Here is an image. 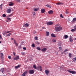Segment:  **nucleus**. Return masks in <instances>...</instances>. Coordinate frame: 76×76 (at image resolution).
I'll return each instance as SVG.
<instances>
[{
    "label": "nucleus",
    "mask_w": 76,
    "mask_h": 76,
    "mask_svg": "<svg viewBox=\"0 0 76 76\" xmlns=\"http://www.w3.org/2000/svg\"><path fill=\"white\" fill-rule=\"evenodd\" d=\"M23 50H26V48H23Z\"/></svg>",
    "instance_id": "obj_51"
},
{
    "label": "nucleus",
    "mask_w": 76,
    "mask_h": 76,
    "mask_svg": "<svg viewBox=\"0 0 76 76\" xmlns=\"http://www.w3.org/2000/svg\"><path fill=\"white\" fill-rule=\"evenodd\" d=\"M60 16L61 18H64V17L62 15V14H61L60 15Z\"/></svg>",
    "instance_id": "obj_41"
},
{
    "label": "nucleus",
    "mask_w": 76,
    "mask_h": 76,
    "mask_svg": "<svg viewBox=\"0 0 76 76\" xmlns=\"http://www.w3.org/2000/svg\"><path fill=\"white\" fill-rule=\"evenodd\" d=\"M37 49L39 50V51H40L41 50V48L39 47H37Z\"/></svg>",
    "instance_id": "obj_28"
},
{
    "label": "nucleus",
    "mask_w": 76,
    "mask_h": 76,
    "mask_svg": "<svg viewBox=\"0 0 76 76\" xmlns=\"http://www.w3.org/2000/svg\"><path fill=\"white\" fill-rule=\"evenodd\" d=\"M45 72L46 75H48V73H49V71L48 70H45Z\"/></svg>",
    "instance_id": "obj_10"
},
{
    "label": "nucleus",
    "mask_w": 76,
    "mask_h": 76,
    "mask_svg": "<svg viewBox=\"0 0 76 76\" xmlns=\"http://www.w3.org/2000/svg\"><path fill=\"white\" fill-rule=\"evenodd\" d=\"M0 8L1 9H3V4H2L1 5H0Z\"/></svg>",
    "instance_id": "obj_27"
},
{
    "label": "nucleus",
    "mask_w": 76,
    "mask_h": 76,
    "mask_svg": "<svg viewBox=\"0 0 76 76\" xmlns=\"http://www.w3.org/2000/svg\"><path fill=\"white\" fill-rule=\"evenodd\" d=\"M59 50H61V51H63V49H62V47H59Z\"/></svg>",
    "instance_id": "obj_35"
},
{
    "label": "nucleus",
    "mask_w": 76,
    "mask_h": 76,
    "mask_svg": "<svg viewBox=\"0 0 76 76\" xmlns=\"http://www.w3.org/2000/svg\"><path fill=\"white\" fill-rule=\"evenodd\" d=\"M28 70H26V71H25L23 73H24V74H25H25H27V73H28Z\"/></svg>",
    "instance_id": "obj_26"
},
{
    "label": "nucleus",
    "mask_w": 76,
    "mask_h": 76,
    "mask_svg": "<svg viewBox=\"0 0 76 76\" xmlns=\"http://www.w3.org/2000/svg\"><path fill=\"white\" fill-rule=\"evenodd\" d=\"M72 38V37H70L69 40L70 41V42H73V39H72V38Z\"/></svg>",
    "instance_id": "obj_21"
},
{
    "label": "nucleus",
    "mask_w": 76,
    "mask_h": 76,
    "mask_svg": "<svg viewBox=\"0 0 76 76\" xmlns=\"http://www.w3.org/2000/svg\"><path fill=\"white\" fill-rule=\"evenodd\" d=\"M11 10H12V11H13V10L12 9V8H11V9H8V10H7V13H10V12H11Z\"/></svg>",
    "instance_id": "obj_4"
},
{
    "label": "nucleus",
    "mask_w": 76,
    "mask_h": 76,
    "mask_svg": "<svg viewBox=\"0 0 76 76\" xmlns=\"http://www.w3.org/2000/svg\"><path fill=\"white\" fill-rule=\"evenodd\" d=\"M22 76H25V74L23 73V74L22 75Z\"/></svg>",
    "instance_id": "obj_49"
},
{
    "label": "nucleus",
    "mask_w": 76,
    "mask_h": 76,
    "mask_svg": "<svg viewBox=\"0 0 76 76\" xmlns=\"http://www.w3.org/2000/svg\"><path fill=\"white\" fill-rule=\"evenodd\" d=\"M7 22H8V20H7Z\"/></svg>",
    "instance_id": "obj_64"
},
{
    "label": "nucleus",
    "mask_w": 76,
    "mask_h": 76,
    "mask_svg": "<svg viewBox=\"0 0 76 76\" xmlns=\"http://www.w3.org/2000/svg\"><path fill=\"white\" fill-rule=\"evenodd\" d=\"M13 5V3L11 2H10V4H9V6H12Z\"/></svg>",
    "instance_id": "obj_15"
},
{
    "label": "nucleus",
    "mask_w": 76,
    "mask_h": 76,
    "mask_svg": "<svg viewBox=\"0 0 76 76\" xmlns=\"http://www.w3.org/2000/svg\"><path fill=\"white\" fill-rule=\"evenodd\" d=\"M49 35H50V32L48 31H46V36H49Z\"/></svg>",
    "instance_id": "obj_16"
},
{
    "label": "nucleus",
    "mask_w": 76,
    "mask_h": 76,
    "mask_svg": "<svg viewBox=\"0 0 76 76\" xmlns=\"http://www.w3.org/2000/svg\"><path fill=\"white\" fill-rule=\"evenodd\" d=\"M53 24V23L51 21L47 23V25H52Z\"/></svg>",
    "instance_id": "obj_5"
},
{
    "label": "nucleus",
    "mask_w": 76,
    "mask_h": 76,
    "mask_svg": "<svg viewBox=\"0 0 76 76\" xmlns=\"http://www.w3.org/2000/svg\"><path fill=\"white\" fill-rule=\"evenodd\" d=\"M34 39H35V40H38V37H37V36L35 37L34 38Z\"/></svg>",
    "instance_id": "obj_36"
},
{
    "label": "nucleus",
    "mask_w": 76,
    "mask_h": 76,
    "mask_svg": "<svg viewBox=\"0 0 76 76\" xmlns=\"http://www.w3.org/2000/svg\"><path fill=\"white\" fill-rule=\"evenodd\" d=\"M11 34V33H9V34H6V35L7 37H10V35Z\"/></svg>",
    "instance_id": "obj_30"
},
{
    "label": "nucleus",
    "mask_w": 76,
    "mask_h": 76,
    "mask_svg": "<svg viewBox=\"0 0 76 76\" xmlns=\"http://www.w3.org/2000/svg\"><path fill=\"white\" fill-rule=\"evenodd\" d=\"M8 58L10 60V59H11V56H9L8 57Z\"/></svg>",
    "instance_id": "obj_45"
},
{
    "label": "nucleus",
    "mask_w": 76,
    "mask_h": 76,
    "mask_svg": "<svg viewBox=\"0 0 76 76\" xmlns=\"http://www.w3.org/2000/svg\"><path fill=\"white\" fill-rule=\"evenodd\" d=\"M27 9H28V8H27Z\"/></svg>",
    "instance_id": "obj_63"
},
{
    "label": "nucleus",
    "mask_w": 76,
    "mask_h": 76,
    "mask_svg": "<svg viewBox=\"0 0 76 76\" xmlns=\"http://www.w3.org/2000/svg\"><path fill=\"white\" fill-rule=\"evenodd\" d=\"M13 54L15 56H16V54L14 52H13Z\"/></svg>",
    "instance_id": "obj_48"
},
{
    "label": "nucleus",
    "mask_w": 76,
    "mask_h": 76,
    "mask_svg": "<svg viewBox=\"0 0 76 76\" xmlns=\"http://www.w3.org/2000/svg\"><path fill=\"white\" fill-rule=\"evenodd\" d=\"M68 37H69L67 35H65L64 36V38L65 39H67V38H68Z\"/></svg>",
    "instance_id": "obj_18"
},
{
    "label": "nucleus",
    "mask_w": 76,
    "mask_h": 76,
    "mask_svg": "<svg viewBox=\"0 0 76 76\" xmlns=\"http://www.w3.org/2000/svg\"><path fill=\"white\" fill-rule=\"evenodd\" d=\"M33 68L34 69H37V66H36V65H34Z\"/></svg>",
    "instance_id": "obj_34"
},
{
    "label": "nucleus",
    "mask_w": 76,
    "mask_h": 76,
    "mask_svg": "<svg viewBox=\"0 0 76 76\" xmlns=\"http://www.w3.org/2000/svg\"><path fill=\"white\" fill-rule=\"evenodd\" d=\"M53 13H54V11L51 10H50L48 12V13L50 15H51L52 14H53Z\"/></svg>",
    "instance_id": "obj_7"
},
{
    "label": "nucleus",
    "mask_w": 76,
    "mask_h": 76,
    "mask_svg": "<svg viewBox=\"0 0 76 76\" xmlns=\"http://www.w3.org/2000/svg\"><path fill=\"white\" fill-rule=\"evenodd\" d=\"M34 11H38V9L37 8L34 9Z\"/></svg>",
    "instance_id": "obj_40"
},
{
    "label": "nucleus",
    "mask_w": 76,
    "mask_h": 76,
    "mask_svg": "<svg viewBox=\"0 0 76 76\" xmlns=\"http://www.w3.org/2000/svg\"><path fill=\"white\" fill-rule=\"evenodd\" d=\"M3 35H6L7 34L6 31H4L3 32Z\"/></svg>",
    "instance_id": "obj_17"
},
{
    "label": "nucleus",
    "mask_w": 76,
    "mask_h": 76,
    "mask_svg": "<svg viewBox=\"0 0 76 76\" xmlns=\"http://www.w3.org/2000/svg\"><path fill=\"white\" fill-rule=\"evenodd\" d=\"M14 43H15V44L17 43L16 42V40H14Z\"/></svg>",
    "instance_id": "obj_53"
},
{
    "label": "nucleus",
    "mask_w": 76,
    "mask_h": 76,
    "mask_svg": "<svg viewBox=\"0 0 76 76\" xmlns=\"http://www.w3.org/2000/svg\"><path fill=\"white\" fill-rule=\"evenodd\" d=\"M68 72L72 73V74H73L74 75H76V72L74 71H70L69 70H67Z\"/></svg>",
    "instance_id": "obj_2"
},
{
    "label": "nucleus",
    "mask_w": 76,
    "mask_h": 76,
    "mask_svg": "<svg viewBox=\"0 0 76 76\" xmlns=\"http://www.w3.org/2000/svg\"><path fill=\"white\" fill-rule=\"evenodd\" d=\"M15 44L16 45V46H18V43H15Z\"/></svg>",
    "instance_id": "obj_50"
},
{
    "label": "nucleus",
    "mask_w": 76,
    "mask_h": 76,
    "mask_svg": "<svg viewBox=\"0 0 76 76\" xmlns=\"http://www.w3.org/2000/svg\"><path fill=\"white\" fill-rule=\"evenodd\" d=\"M11 15H8V16H9V17H10V16H11Z\"/></svg>",
    "instance_id": "obj_56"
},
{
    "label": "nucleus",
    "mask_w": 76,
    "mask_h": 76,
    "mask_svg": "<svg viewBox=\"0 0 76 76\" xmlns=\"http://www.w3.org/2000/svg\"><path fill=\"white\" fill-rule=\"evenodd\" d=\"M7 19L8 20H10V21H11V19L10 18H9V17H8L7 18Z\"/></svg>",
    "instance_id": "obj_39"
},
{
    "label": "nucleus",
    "mask_w": 76,
    "mask_h": 76,
    "mask_svg": "<svg viewBox=\"0 0 76 76\" xmlns=\"http://www.w3.org/2000/svg\"><path fill=\"white\" fill-rule=\"evenodd\" d=\"M3 16L4 17H6V15L4 14L3 15Z\"/></svg>",
    "instance_id": "obj_47"
},
{
    "label": "nucleus",
    "mask_w": 76,
    "mask_h": 76,
    "mask_svg": "<svg viewBox=\"0 0 76 76\" xmlns=\"http://www.w3.org/2000/svg\"><path fill=\"white\" fill-rule=\"evenodd\" d=\"M20 66V65H18V66H15V67L16 69H18V68H19Z\"/></svg>",
    "instance_id": "obj_14"
},
{
    "label": "nucleus",
    "mask_w": 76,
    "mask_h": 76,
    "mask_svg": "<svg viewBox=\"0 0 76 76\" xmlns=\"http://www.w3.org/2000/svg\"><path fill=\"white\" fill-rule=\"evenodd\" d=\"M51 36L52 37H56V35H55V34H51Z\"/></svg>",
    "instance_id": "obj_23"
},
{
    "label": "nucleus",
    "mask_w": 76,
    "mask_h": 76,
    "mask_svg": "<svg viewBox=\"0 0 76 76\" xmlns=\"http://www.w3.org/2000/svg\"><path fill=\"white\" fill-rule=\"evenodd\" d=\"M76 31V28H74V29H71V31L72 32H75Z\"/></svg>",
    "instance_id": "obj_24"
},
{
    "label": "nucleus",
    "mask_w": 76,
    "mask_h": 76,
    "mask_svg": "<svg viewBox=\"0 0 76 76\" xmlns=\"http://www.w3.org/2000/svg\"><path fill=\"white\" fill-rule=\"evenodd\" d=\"M28 72L30 74H31V75H32V74H34V71L32 69H30L28 71Z\"/></svg>",
    "instance_id": "obj_3"
},
{
    "label": "nucleus",
    "mask_w": 76,
    "mask_h": 76,
    "mask_svg": "<svg viewBox=\"0 0 76 76\" xmlns=\"http://www.w3.org/2000/svg\"><path fill=\"white\" fill-rule=\"evenodd\" d=\"M58 46H59V47H61V44H58Z\"/></svg>",
    "instance_id": "obj_55"
},
{
    "label": "nucleus",
    "mask_w": 76,
    "mask_h": 76,
    "mask_svg": "<svg viewBox=\"0 0 76 76\" xmlns=\"http://www.w3.org/2000/svg\"><path fill=\"white\" fill-rule=\"evenodd\" d=\"M0 43H1V42L0 41Z\"/></svg>",
    "instance_id": "obj_62"
},
{
    "label": "nucleus",
    "mask_w": 76,
    "mask_h": 76,
    "mask_svg": "<svg viewBox=\"0 0 76 76\" xmlns=\"http://www.w3.org/2000/svg\"><path fill=\"white\" fill-rule=\"evenodd\" d=\"M67 51H68V50H67V49H65L64 51V53H65V52H67Z\"/></svg>",
    "instance_id": "obj_38"
},
{
    "label": "nucleus",
    "mask_w": 76,
    "mask_h": 76,
    "mask_svg": "<svg viewBox=\"0 0 76 76\" xmlns=\"http://www.w3.org/2000/svg\"><path fill=\"white\" fill-rule=\"evenodd\" d=\"M11 31H6L7 33L8 34L9 33H10Z\"/></svg>",
    "instance_id": "obj_52"
},
{
    "label": "nucleus",
    "mask_w": 76,
    "mask_h": 76,
    "mask_svg": "<svg viewBox=\"0 0 76 76\" xmlns=\"http://www.w3.org/2000/svg\"><path fill=\"white\" fill-rule=\"evenodd\" d=\"M21 54L23 56V55H25V54H26L25 53V52H21Z\"/></svg>",
    "instance_id": "obj_32"
},
{
    "label": "nucleus",
    "mask_w": 76,
    "mask_h": 76,
    "mask_svg": "<svg viewBox=\"0 0 76 76\" xmlns=\"http://www.w3.org/2000/svg\"><path fill=\"white\" fill-rule=\"evenodd\" d=\"M65 13H66V14H68V13H69V12L67 11V10H66Z\"/></svg>",
    "instance_id": "obj_44"
},
{
    "label": "nucleus",
    "mask_w": 76,
    "mask_h": 76,
    "mask_svg": "<svg viewBox=\"0 0 76 76\" xmlns=\"http://www.w3.org/2000/svg\"><path fill=\"white\" fill-rule=\"evenodd\" d=\"M72 60L73 61H76V57L74 58L73 59H72Z\"/></svg>",
    "instance_id": "obj_31"
},
{
    "label": "nucleus",
    "mask_w": 76,
    "mask_h": 76,
    "mask_svg": "<svg viewBox=\"0 0 76 76\" xmlns=\"http://www.w3.org/2000/svg\"><path fill=\"white\" fill-rule=\"evenodd\" d=\"M0 38L1 39V35L0 34Z\"/></svg>",
    "instance_id": "obj_58"
},
{
    "label": "nucleus",
    "mask_w": 76,
    "mask_h": 76,
    "mask_svg": "<svg viewBox=\"0 0 76 76\" xmlns=\"http://www.w3.org/2000/svg\"><path fill=\"white\" fill-rule=\"evenodd\" d=\"M47 49L46 48H43L42 50V51L43 52H45V51H46Z\"/></svg>",
    "instance_id": "obj_12"
},
{
    "label": "nucleus",
    "mask_w": 76,
    "mask_h": 76,
    "mask_svg": "<svg viewBox=\"0 0 76 76\" xmlns=\"http://www.w3.org/2000/svg\"><path fill=\"white\" fill-rule=\"evenodd\" d=\"M56 4H58V5H59L60 4H63V3L61 2H59L58 3H56Z\"/></svg>",
    "instance_id": "obj_29"
},
{
    "label": "nucleus",
    "mask_w": 76,
    "mask_h": 76,
    "mask_svg": "<svg viewBox=\"0 0 76 76\" xmlns=\"http://www.w3.org/2000/svg\"><path fill=\"white\" fill-rule=\"evenodd\" d=\"M76 21V18H74L73 19V20L72 21V23H75Z\"/></svg>",
    "instance_id": "obj_13"
},
{
    "label": "nucleus",
    "mask_w": 76,
    "mask_h": 76,
    "mask_svg": "<svg viewBox=\"0 0 76 76\" xmlns=\"http://www.w3.org/2000/svg\"><path fill=\"white\" fill-rule=\"evenodd\" d=\"M11 39H12V40H13V38H11Z\"/></svg>",
    "instance_id": "obj_59"
},
{
    "label": "nucleus",
    "mask_w": 76,
    "mask_h": 76,
    "mask_svg": "<svg viewBox=\"0 0 76 76\" xmlns=\"http://www.w3.org/2000/svg\"><path fill=\"white\" fill-rule=\"evenodd\" d=\"M35 44H37L38 45H39L40 43L39 42H35Z\"/></svg>",
    "instance_id": "obj_33"
},
{
    "label": "nucleus",
    "mask_w": 76,
    "mask_h": 76,
    "mask_svg": "<svg viewBox=\"0 0 76 76\" xmlns=\"http://www.w3.org/2000/svg\"><path fill=\"white\" fill-rule=\"evenodd\" d=\"M56 41H57V40H56V39H52V42H56Z\"/></svg>",
    "instance_id": "obj_19"
},
{
    "label": "nucleus",
    "mask_w": 76,
    "mask_h": 76,
    "mask_svg": "<svg viewBox=\"0 0 76 76\" xmlns=\"http://www.w3.org/2000/svg\"><path fill=\"white\" fill-rule=\"evenodd\" d=\"M1 59H3L4 58L3 57V56H4V55L3 54V53H1Z\"/></svg>",
    "instance_id": "obj_22"
},
{
    "label": "nucleus",
    "mask_w": 76,
    "mask_h": 76,
    "mask_svg": "<svg viewBox=\"0 0 76 76\" xmlns=\"http://www.w3.org/2000/svg\"><path fill=\"white\" fill-rule=\"evenodd\" d=\"M3 76H6L5 75H4Z\"/></svg>",
    "instance_id": "obj_60"
},
{
    "label": "nucleus",
    "mask_w": 76,
    "mask_h": 76,
    "mask_svg": "<svg viewBox=\"0 0 76 76\" xmlns=\"http://www.w3.org/2000/svg\"><path fill=\"white\" fill-rule=\"evenodd\" d=\"M19 56H17L15 57L14 59V60H19Z\"/></svg>",
    "instance_id": "obj_6"
},
{
    "label": "nucleus",
    "mask_w": 76,
    "mask_h": 76,
    "mask_svg": "<svg viewBox=\"0 0 76 76\" xmlns=\"http://www.w3.org/2000/svg\"><path fill=\"white\" fill-rule=\"evenodd\" d=\"M17 0L18 1V2H20V0Z\"/></svg>",
    "instance_id": "obj_54"
},
{
    "label": "nucleus",
    "mask_w": 76,
    "mask_h": 76,
    "mask_svg": "<svg viewBox=\"0 0 76 76\" xmlns=\"http://www.w3.org/2000/svg\"><path fill=\"white\" fill-rule=\"evenodd\" d=\"M32 47H35V44H33L32 45Z\"/></svg>",
    "instance_id": "obj_43"
},
{
    "label": "nucleus",
    "mask_w": 76,
    "mask_h": 76,
    "mask_svg": "<svg viewBox=\"0 0 76 76\" xmlns=\"http://www.w3.org/2000/svg\"><path fill=\"white\" fill-rule=\"evenodd\" d=\"M37 68L38 69H39L40 68V71H41H41H42V67L41 66H39L38 67H37Z\"/></svg>",
    "instance_id": "obj_9"
},
{
    "label": "nucleus",
    "mask_w": 76,
    "mask_h": 76,
    "mask_svg": "<svg viewBox=\"0 0 76 76\" xmlns=\"http://www.w3.org/2000/svg\"><path fill=\"white\" fill-rule=\"evenodd\" d=\"M32 14L33 16H34V15H35L36 13H35V12H32Z\"/></svg>",
    "instance_id": "obj_37"
},
{
    "label": "nucleus",
    "mask_w": 76,
    "mask_h": 76,
    "mask_svg": "<svg viewBox=\"0 0 76 76\" xmlns=\"http://www.w3.org/2000/svg\"><path fill=\"white\" fill-rule=\"evenodd\" d=\"M45 10L44 8H42L41 9V13H44L45 12Z\"/></svg>",
    "instance_id": "obj_8"
},
{
    "label": "nucleus",
    "mask_w": 76,
    "mask_h": 76,
    "mask_svg": "<svg viewBox=\"0 0 76 76\" xmlns=\"http://www.w3.org/2000/svg\"><path fill=\"white\" fill-rule=\"evenodd\" d=\"M0 71L2 73H4V69L2 68V69H0Z\"/></svg>",
    "instance_id": "obj_20"
},
{
    "label": "nucleus",
    "mask_w": 76,
    "mask_h": 76,
    "mask_svg": "<svg viewBox=\"0 0 76 76\" xmlns=\"http://www.w3.org/2000/svg\"><path fill=\"white\" fill-rule=\"evenodd\" d=\"M69 57H71V56H72V54L71 53H69Z\"/></svg>",
    "instance_id": "obj_42"
},
{
    "label": "nucleus",
    "mask_w": 76,
    "mask_h": 76,
    "mask_svg": "<svg viewBox=\"0 0 76 76\" xmlns=\"http://www.w3.org/2000/svg\"><path fill=\"white\" fill-rule=\"evenodd\" d=\"M60 68L61 69H63V67H64V66H61V67H60Z\"/></svg>",
    "instance_id": "obj_46"
},
{
    "label": "nucleus",
    "mask_w": 76,
    "mask_h": 76,
    "mask_svg": "<svg viewBox=\"0 0 76 76\" xmlns=\"http://www.w3.org/2000/svg\"><path fill=\"white\" fill-rule=\"evenodd\" d=\"M24 27H28L29 26V24L28 23H26L23 25Z\"/></svg>",
    "instance_id": "obj_11"
},
{
    "label": "nucleus",
    "mask_w": 76,
    "mask_h": 76,
    "mask_svg": "<svg viewBox=\"0 0 76 76\" xmlns=\"http://www.w3.org/2000/svg\"><path fill=\"white\" fill-rule=\"evenodd\" d=\"M46 6L47 7H50V8H51V7L50 5L47 4L46 5Z\"/></svg>",
    "instance_id": "obj_25"
},
{
    "label": "nucleus",
    "mask_w": 76,
    "mask_h": 76,
    "mask_svg": "<svg viewBox=\"0 0 76 76\" xmlns=\"http://www.w3.org/2000/svg\"><path fill=\"white\" fill-rule=\"evenodd\" d=\"M55 29L56 31L58 32L62 30V27L58 24H56L55 25Z\"/></svg>",
    "instance_id": "obj_1"
},
{
    "label": "nucleus",
    "mask_w": 76,
    "mask_h": 76,
    "mask_svg": "<svg viewBox=\"0 0 76 76\" xmlns=\"http://www.w3.org/2000/svg\"><path fill=\"white\" fill-rule=\"evenodd\" d=\"M42 28V29H45V27H43Z\"/></svg>",
    "instance_id": "obj_57"
},
{
    "label": "nucleus",
    "mask_w": 76,
    "mask_h": 76,
    "mask_svg": "<svg viewBox=\"0 0 76 76\" xmlns=\"http://www.w3.org/2000/svg\"><path fill=\"white\" fill-rule=\"evenodd\" d=\"M75 40H76V38H75Z\"/></svg>",
    "instance_id": "obj_61"
}]
</instances>
